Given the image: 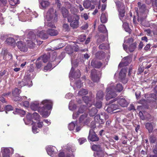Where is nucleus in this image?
Returning a JSON list of instances; mask_svg holds the SVG:
<instances>
[{
    "instance_id": "obj_1",
    "label": "nucleus",
    "mask_w": 157,
    "mask_h": 157,
    "mask_svg": "<svg viewBox=\"0 0 157 157\" xmlns=\"http://www.w3.org/2000/svg\"><path fill=\"white\" fill-rule=\"evenodd\" d=\"M52 102L51 100H45L42 101L40 105L43 106L39 107V103L37 102L32 103L30 105L31 109L34 111L38 110L39 113L43 116L46 117L48 116V110H51L52 107Z\"/></svg>"
},
{
    "instance_id": "obj_2",
    "label": "nucleus",
    "mask_w": 157,
    "mask_h": 157,
    "mask_svg": "<svg viewBox=\"0 0 157 157\" xmlns=\"http://www.w3.org/2000/svg\"><path fill=\"white\" fill-rule=\"evenodd\" d=\"M138 7L140 10L141 13L139 14L137 12L138 15V21L142 23V21L146 19L147 17V14L148 13L149 10L146 8V6L145 4H142L140 2L137 3Z\"/></svg>"
},
{
    "instance_id": "obj_3",
    "label": "nucleus",
    "mask_w": 157,
    "mask_h": 157,
    "mask_svg": "<svg viewBox=\"0 0 157 157\" xmlns=\"http://www.w3.org/2000/svg\"><path fill=\"white\" fill-rule=\"evenodd\" d=\"M80 17L78 15L70 16L67 18V21L70 22V26L73 29H77L79 27Z\"/></svg>"
},
{
    "instance_id": "obj_4",
    "label": "nucleus",
    "mask_w": 157,
    "mask_h": 157,
    "mask_svg": "<svg viewBox=\"0 0 157 157\" xmlns=\"http://www.w3.org/2000/svg\"><path fill=\"white\" fill-rule=\"evenodd\" d=\"M27 38L31 40L27 41V45L30 48H33L35 45V42L36 38V35L32 31L29 32L27 35Z\"/></svg>"
},
{
    "instance_id": "obj_5",
    "label": "nucleus",
    "mask_w": 157,
    "mask_h": 157,
    "mask_svg": "<svg viewBox=\"0 0 157 157\" xmlns=\"http://www.w3.org/2000/svg\"><path fill=\"white\" fill-rule=\"evenodd\" d=\"M45 19L47 21H50L53 19L54 21H57V14L56 10H55L53 8L49 9L47 13Z\"/></svg>"
},
{
    "instance_id": "obj_6",
    "label": "nucleus",
    "mask_w": 157,
    "mask_h": 157,
    "mask_svg": "<svg viewBox=\"0 0 157 157\" xmlns=\"http://www.w3.org/2000/svg\"><path fill=\"white\" fill-rule=\"evenodd\" d=\"M90 77L92 81L94 82H98L100 81L101 75L100 72L95 69L91 70Z\"/></svg>"
},
{
    "instance_id": "obj_7",
    "label": "nucleus",
    "mask_w": 157,
    "mask_h": 157,
    "mask_svg": "<svg viewBox=\"0 0 157 157\" xmlns=\"http://www.w3.org/2000/svg\"><path fill=\"white\" fill-rule=\"evenodd\" d=\"M18 86H21V87L25 86H32L31 78L27 76H25L21 81L18 82Z\"/></svg>"
},
{
    "instance_id": "obj_8",
    "label": "nucleus",
    "mask_w": 157,
    "mask_h": 157,
    "mask_svg": "<svg viewBox=\"0 0 157 157\" xmlns=\"http://www.w3.org/2000/svg\"><path fill=\"white\" fill-rule=\"evenodd\" d=\"M88 115L84 114L82 115L79 118V122L81 125H84L88 124L90 122L89 118L87 117Z\"/></svg>"
},
{
    "instance_id": "obj_9",
    "label": "nucleus",
    "mask_w": 157,
    "mask_h": 157,
    "mask_svg": "<svg viewBox=\"0 0 157 157\" xmlns=\"http://www.w3.org/2000/svg\"><path fill=\"white\" fill-rule=\"evenodd\" d=\"M108 89V87L106 88V92L107 93L106 96V100H109L111 98H114L117 95L116 93V92H115L113 89H110L108 91L107 90Z\"/></svg>"
},
{
    "instance_id": "obj_10",
    "label": "nucleus",
    "mask_w": 157,
    "mask_h": 157,
    "mask_svg": "<svg viewBox=\"0 0 157 157\" xmlns=\"http://www.w3.org/2000/svg\"><path fill=\"white\" fill-rule=\"evenodd\" d=\"M20 92L21 90H20L17 88H15L12 93V99L16 101L20 100L21 98L19 96Z\"/></svg>"
},
{
    "instance_id": "obj_11",
    "label": "nucleus",
    "mask_w": 157,
    "mask_h": 157,
    "mask_svg": "<svg viewBox=\"0 0 157 157\" xmlns=\"http://www.w3.org/2000/svg\"><path fill=\"white\" fill-rule=\"evenodd\" d=\"M74 71V68L72 67L69 74L70 77L74 78H79L81 76L80 71L79 70H77L75 72Z\"/></svg>"
},
{
    "instance_id": "obj_12",
    "label": "nucleus",
    "mask_w": 157,
    "mask_h": 157,
    "mask_svg": "<svg viewBox=\"0 0 157 157\" xmlns=\"http://www.w3.org/2000/svg\"><path fill=\"white\" fill-rule=\"evenodd\" d=\"M92 130H90L88 139L90 141L94 142L96 141L99 140V138L94 132H93Z\"/></svg>"
},
{
    "instance_id": "obj_13",
    "label": "nucleus",
    "mask_w": 157,
    "mask_h": 157,
    "mask_svg": "<svg viewBox=\"0 0 157 157\" xmlns=\"http://www.w3.org/2000/svg\"><path fill=\"white\" fill-rule=\"evenodd\" d=\"M110 89H113L115 92H120L123 90V87L121 84L119 83L117 84L116 86L113 85L109 86L107 90H109Z\"/></svg>"
},
{
    "instance_id": "obj_14",
    "label": "nucleus",
    "mask_w": 157,
    "mask_h": 157,
    "mask_svg": "<svg viewBox=\"0 0 157 157\" xmlns=\"http://www.w3.org/2000/svg\"><path fill=\"white\" fill-rule=\"evenodd\" d=\"M17 45L21 51L25 52L27 51V48L25 44L22 41L17 42Z\"/></svg>"
},
{
    "instance_id": "obj_15",
    "label": "nucleus",
    "mask_w": 157,
    "mask_h": 157,
    "mask_svg": "<svg viewBox=\"0 0 157 157\" xmlns=\"http://www.w3.org/2000/svg\"><path fill=\"white\" fill-rule=\"evenodd\" d=\"M129 57H124L122 59V61L119 63L118 65L119 68H121L124 66H127L129 62Z\"/></svg>"
},
{
    "instance_id": "obj_16",
    "label": "nucleus",
    "mask_w": 157,
    "mask_h": 157,
    "mask_svg": "<svg viewBox=\"0 0 157 157\" xmlns=\"http://www.w3.org/2000/svg\"><path fill=\"white\" fill-rule=\"evenodd\" d=\"M85 107L84 105H81L77 112L74 113L73 114V118H75L77 117L80 114L83 113L84 111Z\"/></svg>"
},
{
    "instance_id": "obj_17",
    "label": "nucleus",
    "mask_w": 157,
    "mask_h": 157,
    "mask_svg": "<svg viewBox=\"0 0 157 157\" xmlns=\"http://www.w3.org/2000/svg\"><path fill=\"white\" fill-rule=\"evenodd\" d=\"M115 2L117 10L125 8L123 0H116Z\"/></svg>"
},
{
    "instance_id": "obj_18",
    "label": "nucleus",
    "mask_w": 157,
    "mask_h": 157,
    "mask_svg": "<svg viewBox=\"0 0 157 157\" xmlns=\"http://www.w3.org/2000/svg\"><path fill=\"white\" fill-rule=\"evenodd\" d=\"M92 92L90 93V96H84L82 97V99L84 101L86 104L89 107H90V105H88V104L89 102H90L92 100Z\"/></svg>"
},
{
    "instance_id": "obj_19",
    "label": "nucleus",
    "mask_w": 157,
    "mask_h": 157,
    "mask_svg": "<svg viewBox=\"0 0 157 157\" xmlns=\"http://www.w3.org/2000/svg\"><path fill=\"white\" fill-rule=\"evenodd\" d=\"M40 37L43 40H45L48 38V35L47 33V31L42 30L39 32L38 34Z\"/></svg>"
},
{
    "instance_id": "obj_20",
    "label": "nucleus",
    "mask_w": 157,
    "mask_h": 157,
    "mask_svg": "<svg viewBox=\"0 0 157 157\" xmlns=\"http://www.w3.org/2000/svg\"><path fill=\"white\" fill-rule=\"evenodd\" d=\"M94 120L96 123L100 124H103L105 122L104 120L101 118L100 114H97L94 117Z\"/></svg>"
},
{
    "instance_id": "obj_21",
    "label": "nucleus",
    "mask_w": 157,
    "mask_h": 157,
    "mask_svg": "<svg viewBox=\"0 0 157 157\" xmlns=\"http://www.w3.org/2000/svg\"><path fill=\"white\" fill-rule=\"evenodd\" d=\"M91 66L94 68H99L102 65V63L100 61H98L92 60L91 62Z\"/></svg>"
},
{
    "instance_id": "obj_22",
    "label": "nucleus",
    "mask_w": 157,
    "mask_h": 157,
    "mask_svg": "<svg viewBox=\"0 0 157 157\" xmlns=\"http://www.w3.org/2000/svg\"><path fill=\"white\" fill-rule=\"evenodd\" d=\"M95 56L97 58L102 59L105 57V53L104 52L100 51L96 53Z\"/></svg>"
},
{
    "instance_id": "obj_23",
    "label": "nucleus",
    "mask_w": 157,
    "mask_h": 157,
    "mask_svg": "<svg viewBox=\"0 0 157 157\" xmlns=\"http://www.w3.org/2000/svg\"><path fill=\"white\" fill-rule=\"evenodd\" d=\"M47 33L51 36H56L58 33V31L54 29H49L47 30Z\"/></svg>"
},
{
    "instance_id": "obj_24",
    "label": "nucleus",
    "mask_w": 157,
    "mask_h": 157,
    "mask_svg": "<svg viewBox=\"0 0 157 157\" xmlns=\"http://www.w3.org/2000/svg\"><path fill=\"white\" fill-rule=\"evenodd\" d=\"M117 102L120 106L123 107H126L128 105L127 102L123 98H121L119 100L117 101Z\"/></svg>"
},
{
    "instance_id": "obj_25",
    "label": "nucleus",
    "mask_w": 157,
    "mask_h": 157,
    "mask_svg": "<svg viewBox=\"0 0 157 157\" xmlns=\"http://www.w3.org/2000/svg\"><path fill=\"white\" fill-rule=\"evenodd\" d=\"M154 133L157 134V128L154 131ZM149 140L150 143H155L157 142V138L154 135L151 136L149 138Z\"/></svg>"
},
{
    "instance_id": "obj_26",
    "label": "nucleus",
    "mask_w": 157,
    "mask_h": 157,
    "mask_svg": "<svg viewBox=\"0 0 157 157\" xmlns=\"http://www.w3.org/2000/svg\"><path fill=\"white\" fill-rule=\"evenodd\" d=\"M137 44L136 42L130 44L128 47V50L130 52H133L136 49L137 47Z\"/></svg>"
},
{
    "instance_id": "obj_27",
    "label": "nucleus",
    "mask_w": 157,
    "mask_h": 157,
    "mask_svg": "<svg viewBox=\"0 0 157 157\" xmlns=\"http://www.w3.org/2000/svg\"><path fill=\"white\" fill-rule=\"evenodd\" d=\"M104 96L103 91L101 90L98 91L96 94V99L97 100H102Z\"/></svg>"
},
{
    "instance_id": "obj_28",
    "label": "nucleus",
    "mask_w": 157,
    "mask_h": 157,
    "mask_svg": "<svg viewBox=\"0 0 157 157\" xmlns=\"http://www.w3.org/2000/svg\"><path fill=\"white\" fill-rule=\"evenodd\" d=\"M145 128L148 130V132L151 133L153 130V125L151 123L147 122L145 124Z\"/></svg>"
},
{
    "instance_id": "obj_29",
    "label": "nucleus",
    "mask_w": 157,
    "mask_h": 157,
    "mask_svg": "<svg viewBox=\"0 0 157 157\" xmlns=\"http://www.w3.org/2000/svg\"><path fill=\"white\" fill-rule=\"evenodd\" d=\"M62 13L64 18H67L70 16H72L71 14H69L68 10L65 8H63L62 10Z\"/></svg>"
},
{
    "instance_id": "obj_30",
    "label": "nucleus",
    "mask_w": 157,
    "mask_h": 157,
    "mask_svg": "<svg viewBox=\"0 0 157 157\" xmlns=\"http://www.w3.org/2000/svg\"><path fill=\"white\" fill-rule=\"evenodd\" d=\"M98 112V110L95 107H93L89 109V112H88L89 115L91 117L94 116Z\"/></svg>"
},
{
    "instance_id": "obj_31",
    "label": "nucleus",
    "mask_w": 157,
    "mask_h": 157,
    "mask_svg": "<svg viewBox=\"0 0 157 157\" xmlns=\"http://www.w3.org/2000/svg\"><path fill=\"white\" fill-rule=\"evenodd\" d=\"M98 31L102 33H105L107 32V29L105 26L102 24L100 25L98 27Z\"/></svg>"
},
{
    "instance_id": "obj_32",
    "label": "nucleus",
    "mask_w": 157,
    "mask_h": 157,
    "mask_svg": "<svg viewBox=\"0 0 157 157\" xmlns=\"http://www.w3.org/2000/svg\"><path fill=\"white\" fill-rule=\"evenodd\" d=\"M101 21L102 23H105L107 22V17L106 14L103 13H102L101 16L100 17Z\"/></svg>"
},
{
    "instance_id": "obj_33",
    "label": "nucleus",
    "mask_w": 157,
    "mask_h": 157,
    "mask_svg": "<svg viewBox=\"0 0 157 157\" xmlns=\"http://www.w3.org/2000/svg\"><path fill=\"white\" fill-rule=\"evenodd\" d=\"M145 63H143L142 64H140L139 67L138 69V72L139 74H141L144 71V67L145 66L146 64Z\"/></svg>"
},
{
    "instance_id": "obj_34",
    "label": "nucleus",
    "mask_w": 157,
    "mask_h": 157,
    "mask_svg": "<svg viewBox=\"0 0 157 157\" xmlns=\"http://www.w3.org/2000/svg\"><path fill=\"white\" fill-rule=\"evenodd\" d=\"M73 48L71 46H67L65 48V51L69 54H71L73 52Z\"/></svg>"
},
{
    "instance_id": "obj_35",
    "label": "nucleus",
    "mask_w": 157,
    "mask_h": 157,
    "mask_svg": "<svg viewBox=\"0 0 157 157\" xmlns=\"http://www.w3.org/2000/svg\"><path fill=\"white\" fill-rule=\"evenodd\" d=\"M63 30L65 32H69L70 30L71 29L67 23H64L63 25Z\"/></svg>"
},
{
    "instance_id": "obj_36",
    "label": "nucleus",
    "mask_w": 157,
    "mask_h": 157,
    "mask_svg": "<svg viewBox=\"0 0 157 157\" xmlns=\"http://www.w3.org/2000/svg\"><path fill=\"white\" fill-rule=\"evenodd\" d=\"M39 58L40 60L41 59L44 63L47 62L48 59V56L46 54H44L43 56H41Z\"/></svg>"
},
{
    "instance_id": "obj_37",
    "label": "nucleus",
    "mask_w": 157,
    "mask_h": 157,
    "mask_svg": "<svg viewBox=\"0 0 157 157\" xmlns=\"http://www.w3.org/2000/svg\"><path fill=\"white\" fill-rule=\"evenodd\" d=\"M123 27L125 31L129 33H130L131 32V29L129 28L128 26V24L127 23L124 22L123 23Z\"/></svg>"
},
{
    "instance_id": "obj_38",
    "label": "nucleus",
    "mask_w": 157,
    "mask_h": 157,
    "mask_svg": "<svg viewBox=\"0 0 157 157\" xmlns=\"http://www.w3.org/2000/svg\"><path fill=\"white\" fill-rule=\"evenodd\" d=\"M33 121H40L39 115L36 113H34L33 114Z\"/></svg>"
},
{
    "instance_id": "obj_39",
    "label": "nucleus",
    "mask_w": 157,
    "mask_h": 157,
    "mask_svg": "<svg viewBox=\"0 0 157 157\" xmlns=\"http://www.w3.org/2000/svg\"><path fill=\"white\" fill-rule=\"evenodd\" d=\"M119 12V16L120 17L123 18L124 16L125 13V8L117 10Z\"/></svg>"
},
{
    "instance_id": "obj_40",
    "label": "nucleus",
    "mask_w": 157,
    "mask_h": 157,
    "mask_svg": "<svg viewBox=\"0 0 157 157\" xmlns=\"http://www.w3.org/2000/svg\"><path fill=\"white\" fill-rule=\"evenodd\" d=\"M33 114H31L30 113H29L26 116L27 119L28 121L32 122V124H33L34 122H35L33 121Z\"/></svg>"
},
{
    "instance_id": "obj_41",
    "label": "nucleus",
    "mask_w": 157,
    "mask_h": 157,
    "mask_svg": "<svg viewBox=\"0 0 157 157\" xmlns=\"http://www.w3.org/2000/svg\"><path fill=\"white\" fill-rule=\"evenodd\" d=\"M40 4L43 8H46L50 4L49 2L48 1H44L42 2Z\"/></svg>"
},
{
    "instance_id": "obj_42",
    "label": "nucleus",
    "mask_w": 157,
    "mask_h": 157,
    "mask_svg": "<svg viewBox=\"0 0 157 157\" xmlns=\"http://www.w3.org/2000/svg\"><path fill=\"white\" fill-rule=\"evenodd\" d=\"M91 4L90 2L88 0H87L85 1L84 2L83 5L84 6V7L86 9H88L89 8L90 6H91Z\"/></svg>"
},
{
    "instance_id": "obj_43",
    "label": "nucleus",
    "mask_w": 157,
    "mask_h": 157,
    "mask_svg": "<svg viewBox=\"0 0 157 157\" xmlns=\"http://www.w3.org/2000/svg\"><path fill=\"white\" fill-rule=\"evenodd\" d=\"M88 92L86 90L82 89L80 90L78 92L79 95L82 96L86 95L88 94Z\"/></svg>"
},
{
    "instance_id": "obj_44",
    "label": "nucleus",
    "mask_w": 157,
    "mask_h": 157,
    "mask_svg": "<svg viewBox=\"0 0 157 157\" xmlns=\"http://www.w3.org/2000/svg\"><path fill=\"white\" fill-rule=\"evenodd\" d=\"M8 2L10 5L12 6H14L19 3V0H8Z\"/></svg>"
},
{
    "instance_id": "obj_45",
    "label": "nucleus",
    "mask_w": 157,
    "mask_h": 157,
    "mask_svg": "<svg viewBox=\"0 0 157 157\" xmlns=\"http://www.w3.org/2000/svg\"><path fill=\"white\" fill-rule=\"evenodd\" d=\"M100 146L99 145L94 144L92 147V149L93 150L95 151H98L100 149Z\"/></svg>"
},
{
    "instance_id": "obj_46",
    "label": "nucleus",
    "mask_w": 157,
    "mask_h": 157,
    "mask_svg": "<svg viewBox=\"0 0 157 157\" xmlns=\"http://www.w3.org/2000/svg\"><path fill=\"white\" fill-rule=\"evenodd\" d=\"M40 59H39L38 58L36 62V67L38 68H40L42 66V62L41 61H40L39 60Z\"/></svg>"
},
{
    "instance_id": "obj_47",
    "label": "nucleus",
    "mask_w": 157,
    "mask_h": 157,
    "mask_svg": "<svg viewBox=\"0 0 157 157\" xmlns=\"http://www.w3.org/2000/svg\"><path fill=\"white\" fill-rule=\"evenodd\" d=\"M7 4V0H0V8L6 6Z\"/></svg>"
},
{
    "instance_id": "obj_48",
    "label": "nucleus",
    "mask_w": 157,
    "mask_h": 157,
    "mask_svg": "<svg viewBox=\"0 0 157 157\" xmlns=\"http://www.w3.org/2000/svg\"><path fill=\"white\" fill-rule=\"evenodd\" d=\"M75 127V124L71 122L69 124L68 126V128L69 130L71 131L74 129Z\"/></svg>"
},
{
    "instance_id": "obj_49",
    "label": "nucleus",
    "mask_w": 157,
    "mask_h": 157,
    "mask_svg": "<svg viewBox=\"0 0 157 157\" xmlns=\"http://www.w3.org/2000/svg\"><path fill=\"white\" fill-rule=\"evenodd\" d=\"M105 40L104 36H100L97 39V43L98 44H99L103 42Z\"/></svg>"
},
{
    "instance_id": "obj_50",
    "label": "nucleus",
    "mask_w": 157,
    "mask_h": 157,
    "mask_svg": "<svg viewBox=\"0 0 157 157\" xmlns=\"http://www.w3.org/2000/svg\"><path fill=\"white\" fill-rule=\"evenodd\" d=\"M15 111L16 112L20 113L22 115H25V111L19 109H16Z\"/></svg>"
},
{
    "instance_id": "obj_51",
    "label": "nucleus",
    "mask_w": 157,
    "mask_h": 157,
    "mask_svg": "<svg viewBox=\"0 0 157 157\" xmlns=\"http://www.w3.org/2000/svg\"><path fill=\"white\" fill-rule=\"evenodd\" d=\"M14 39L12 37H9L6 40V41L9 44H12L15 42Z\"/></svg>"
},
{
    "instance_id": "obj_52",
    "label": "nucleus",
    "mask_w": 157,
    "mask_h": 157,
    "mask_svg": "<svg viewBox=\"0 0 157 157\" xmlns=\"http://www.w3.org/2000/svg\"><path fill=\"white\" fill-rule=\"evenodd\" d=\"M70 11L71 13L73 14L72 15H77L76 13L78 12V10L74 7H72L71 8Z\"/></svg>"
},
{
    "instance_id": "obj_53",
    "label": "nucleus",
    "mask_w": 157,
    "mask_h": 157,
    "mask_svg": "<svg viewBox=\"0 0 157 157\" xmlns=\"http://www.w3.org/2000/svg\"><path fill=\"white\" fill-rule=\"evenodd\" d=\"M36 124L37 125V127L39 128H41L43 126V122H40V121H35L34 122L33 124Z\"/></svg>"
},
{
    "instance_id": "obj_54",
    "label": "nucleus",
    "mask_w": 157,
    "mask_h": 157,
    "mask_svg": "<svg viewBox=\"0 0 157 157\" xmlns=\"http://www.w3.org/2000/svg\"><path fill=\"white\" fill-rule=\"evenodd\" d=\"M78 141L80 144H82L87 141V140L85 138H81L78 139Z\"/></svg>"
},
{
    "instance_id": "obj_55",
    "label": "nucleus",
    "mask_w": 157,
    "mask_h": 157,
    "mask_svg": "<svg viewBox=\"0 0 157 157\" xmlns=\"http://www.w3.org/2000/svg\"><path fill=\"white\" fill-rule=\"evenodd\" d=\"M95 106L98 109H100L102 106V102L101 101H97L95 104Z\"/></svg>"
},
{
    "instance_id": "obj_56",
    "label": "nucleus",
    "mask_w": 157,
    "mask_h": 157,
    "mask_svg": "<svg viewBox=\"0 0 157 157\" xmlns=\"http://www.w3.org/2000/svg\"><path fill=\"white\" fill-rule=\"evenodd\" d=\"M127 137L126 136H123L122 137L121 139L123 140L122 143L124 144H126L127 143Z\"/></svg>"
},
{
    "instance_id": "obj_57",
    "label": "nucleus",
    "mask_w": 157,
    "mask_h": 157,
    "mask_svg": "<svg viewBox=\"0 0 157 157\" xmlns=\"http://www.w3.org/2000/svg\"><path fill=\"white\" fill-rule=\"evenodd\" d=\"M134 41V39L132 37L128 38L127 39L125 40L126 43L130 44L132 43Z\"/></svg>"
},
{
    "instance_id": "obj_58",
    "label": "nucleus",
    "mask_w": 157,
    "mask_h": 157,
    "mask_svg": "<svg viewBox=\"0 0 157 157\" xmlns=\"http://www.w3.org/2000/svg\"><path fill=\"white\" fill-rule=\"evenodd\" d=\"M37 130L38 128L36 126L35 124H34L32 127V131L34 133H36L38 132Z\"/></svg>"
},
{
    "instance_id": "obj_59",
    "label": "nucleus",
    "mask_w": 157,
    "mask_h": 157,
    "mask_svg": "<svg viewBox=\"0 0 157 157\" xmlns=\"http://www.w3.org/2000/svg\"><path fill=\"white\" fill-rule=\"evenodd\" d=\"M146 119L148 120L152 121L153 120V117L149 113H147L146 116Z\"/></svg>"
},
{
    "instance_id": "obj_60",
    "label": "nucleus",
    "mask_w": 157,
    "mask_h": 157,
    "mask_svg": "<svg viewBox=\"0 0 157 157\" xmlns=\"http://www.w3.org/2000/svg\"><path fill=\"white\" fill-rule=\"evenodd\" d=\"M98 48L100 49H105L106 48V44L105 43L99 45Z\"/></svg>"
},
{
    "instance_id": "obj_61",
    "label": "nucleus",
    "mask_w": 157,
    "mask_h": 157,
    "mask_svg": "<svg viewBox=\"0 0 157 157\" xmlns=\"http://www.w3.org/2000/svg\"><path fill=\"white\" fill-rule=\"evenodd\" d=\"M6 110L8 111H11L13 110V107L10 105H8L5 107Z\"/></svg>"
},
{
    "instance_id": "obj_62",
    "label": "nucleus",
    "mask_w": 157,
    "mask_h": 157,
    "mask_svg": "<svg viewBox=\"0 0 157 157\" xmlns=\"http://www.w3.org/2000/svg\"><path fill=\"white\" fill-rule=\"evenodd\" d=\"M47 26L48 27H51L52 28H56V26L54 24L51 22H48L47 24Z\"/></svg>"
},
{
    "instance_id": "obj_63",
    "label": "nucleus",
    "mask_w": 157,
    "mask_h": 157,
    "mask_svg": "<svg viewBox=\"0 0 157 157\" xmlns=\"http://www.w3.org/2000/svg\"><path fill=\"white\" fill-rule=\"evenodd\" d=\"M111 105L113 111L119 109V106L117 105L112 104Z\"/></svg>"
},
{
    "instance_id": "obj_64",
    "label": "nucleus",
    "mask_w": 157,
    "mask_h": 157,
    "mask_svg": "<svg viewBox=\"0 0 157 157\" xmlns=\"http://www.w3.org/2000/svg\"><path fill=\"white\" fill-rule=\"evenodd\" d=\"M52 67V65L51 63H48L47 65L44 67V69L47 71L51 68Z\"/></svg>"
}]
</instances>
